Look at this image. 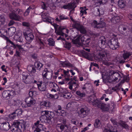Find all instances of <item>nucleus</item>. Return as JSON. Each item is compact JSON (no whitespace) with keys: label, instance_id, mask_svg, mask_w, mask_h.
I'll return each instance as SVG.
<instances>
[{"label":"nucleus","instance_id":"nucleus-44","mask_svg":"<svg viewBox=\"0 0 132 132\" xmlns=\"http://www.w3.org/2000/svg\"><path fill=\"white\" fill-rule=\"evenodd\" d=\"M76 93L80 97H83L85 96V93H81L79 91H77Z\"/></svg>","mask_w":132,"mask_h":132},{"label":"nucleus","instance_id":"nucleus-19","mask_svg":"<svg viewBox=\"0 0 132 132\" xmlns=\"http://www.w3.org/2000/svg\"><path fill=\"white\" fill-rule=\"evenodd\" d=\"M38 89L41 91H45L46 88V83H39L37 84Z\"/></svg>","mask_w":132,"mask_h":132},{"label":"nucleus","instance_id":"nucleus-54","mask_svg":"<svg viewBox=\"0 0 132 132\" xmlns=\"http://www.w3.org/2000/svg\"><path fill=\"white\" fill-rule=\"evenodd\" d=\"M121 125L125 129H128L129 128L128 125L124 121H122L121 122Z\"/></svg>","mask_w":132,"mask_h":132},{"label":"nucleus","instance_id":"nucleus-64","mask_svg":"<svg viewBox=\"0 0 132 132\" xmlns=\"http://www.w3.org/2000/svg\"><path fill=\"white\" fill-rule=\"evenodd\" d=\"M51 103L48 101H46L44 106L46 107L49 108L51 106Z\"/></svg>","mask_w":132,"mask_h":132},{"label":"nucleus","instance_id":"nucleus-59","mask_svg":"<svg viewBox=\"0 0 132 132\" xmlns=\"http://www.w3.org/2000/svg\"><path fill=\"white\" fill-rule=\"evenodd\" d=\"M30 10L28 7L24 13V15L25 16H27L29 14Z\"/></svg>","mask_w":132,"mask_h":132},{"label":"nucleus","instance_id":"nucleus-56","mask_svg":"<svg viewBox=\"0 0 132 132\" xmlns=\"http://www.w3.org/2000/svg\"><path fill=\"white\" fill-rule=\"evenodd\" d=\"M129 78L127 76H125L123 77V82L121 81L120 82H128L129 81Z\"/></svg>","mask_w":132,"mask_h":132},{"label":"nucleus","instance_id":"nucleus-34","mask_svg":"<svg viewBox=\"0 0 132 132\" xmlns=\"http://www.w3.org/2000/svg\"><path fill=\"white\" fill-rule=\"evenodd\" d=\"M21 103V101L18 99H14L13 101V104L15 106H19Z\"/></svg>","mask_w":132,"mask_h":132},{"label":"nucleus","instance_id":"nucleus-45","mask_svg":"<svg viewBox=\"0 0 132 132\" xmlns=\"http://www.w3.org/2000/svg\"><path fill=\"white\" fill-rule=\"evenodd\" d=\"M14 39L17 41L19 42H22V39L21 36H15L14 37Z\"/></svg>","mask_w":132,"mask_h":132},{"label":"nucleus","instance_id":"nucleus-37","mask_svg":"<svg viewBox=\"0 0 132 132\" xmlns=\"http://www.w3.org/2000/svg\"><path fill=\"white\" fill-rule=\"evenodd\" d=\"M81 38V35H79L78 36L76 39L72 40L73 43L75 44H79L80 42V39Z\"/></svg>","mask_w":132,"mask_h":132},{"label":"nucleus","instance_id":"nucleus-10","mask_svg":"<svg viewBox=\"0 0 132 132\" xmlns=\"http://www.w3.org/2000/svg\"><path fill=\"white\" fill-rule=\"evenodd\" d=\"M10 128V126L8 122H4L1 123L0 128L3 130H7Z\"/></svg>","mask_w":132,"mask_h":132},{"label":"nucleus","instance_id":"nucleus-63","mask_svg":"<svg viewBox=\"0 0 132 132\" xmlns=\"http://www.w3.org/2000/svg\"><path fill=\"white\" fill-rule=\"evenodd\" d=\"M16 14H19L20 15H21L22 13V11L21 10L19 9H18L15 11Z\"/></svg>","mask_w":132,"mask_h":132},{"label":"nucleus","instance_id":"nucleus-60","mask_svg":"<svg viewBox=\"0 0 132 132\" xmlns=\"http://www.w3.org/2000/svg\"><path fill=\"white\" fill-rule=\"evenodd\" d=\"M103 132H118L117 130H116L115 131L111 130L110 129H107L105 128L104 130H103Z\"/></svg>","mask_w":132,"mask_h":132},{"label":"nucleus","instance_id":"nucleus-38","mask_svg":"<svg viewBox=\"0 0 132 132\" xmlns=\"http://www.w3.org/2000/svg\"><path fill=\"white\" fill-rule=\"evenodd\" d=\"M96 98L95 97L94 95L90 96L88 97L87 101L90 103L92 104Z\"/></svg>","mask_w":132,"mask_h":132},{"label":"nucleus","instance_id":"nucleus-18","mask_svg":"<svg viewBox=\"0 0 132 132\" xmlns=\"http://www.w3.org/2000/svg\"><path fill=\"white\" fill-rule=\"evenodd\" d=\"M10 93L11 92L9 90L4 91L2 93V96L4 98L7 100L9 99L11 96Z\"/></svg>","mask_w":132,"mask_h":132},{"label":"nucleus","instance_id":"nucleus-39","mask_svg":"<svg viewBox=\"0 0 132 132\" xmlns=\"http://www.w3.org/2000/svg\"><path fill=\"white\" fill-rule=\"evenodd\" d=\"M48 41V44L50 46H53L55 45V42L52 38H50Z\"/></svg>","mask_w":132,"mask_h":132},{"label":"nucleus","instance_id":"nucleus-55","mask_svg":"<svg viewBox=\"0 0 132 132\" xmlns=\"http://www.w3.org/2000/svg\"><path fill=\"white\" fill-rule=\"evenodd\" d=\"M59 19L61 20H62L67 19L68 18L67 16H65L64 14H62L60 16Z\"/></svg>","mask_w":132,"mask_h":132},{"label":"nucleus","instance_id":"nucleus-36","mask_svg":"<svg viewBox=\"0 0 132 132\" xmlns=\"http://www.w3.org/2000/svg\"><path fill=\"white\" fill-rule=\"evenodd\" d=\"M65 43H63L64 47L68 50H69L71 47V44L70 43L67 42L65 40Z\"/></svg>","mask_w":132,"mask_h":132},{"label":"nucleus","instance_id":"nucleus-16","mask_svg":"<svg viewBox=\"0 0 132 132\" xmlns=\"http://www.w3.org/2000/svg\"><path fill=\"white\" fill-rule=\"evenodd\" d=\"M63 72L64 73V74H63V75L64 76V77H65L64 78L65 81H68L71 80V81H72V79L70 77L69 71H66L65 70H64Z\"/></svg>","mask_w":132,"mask_h":132},{"label":"nucleus","instance_id":"nucleus-21","mask_svg":"<svg viewBox=\"0 0 132 132\" xmlns=\"http://www.w3.org/2000/svg\"><path fill=\"white\" fill-rule=\"evenodd\" d=\"M126 2L125 0H119L118 1V6L121 9L125 7L126 5Z\"/></svg>","mask_w":132,"mask_h":132},{"label":"nucleus","instance_id":"nucleus-8","mask_svg":"<svg viewBox=\"0 0 132 132\" xmlns=\"http://www.w3.org/2000/svg\"><path fill=\"white\" fill-rule=\"evenodd\" d=\"M25 102L26 104L25 105L24 107L27 108L28 107H31L33 106L35 104L36 101L31 97H29L26 98Z\"/></svg>","mask_w":132,"mask_h":132},{"label":"nucleus","instance_id":"nucleus-32","mask_svg":"<svg viewBox=\"0 0 132 132\" xmlns=\"http://www.w3.org/2000/svg\"><path fill=\"white\" fill-rule=\"evenodd\" d=\"M94 125L95 127L97 128L101 127L102 126L101 121L98 119L95 120Z\"/></svg>","mask_w":132,"mask_h":132},{"label":"nucleus","instance_id":"nucleus-25","mask_svg":"<svg viewBox=\"0 0 132 132\" xmlns=\"http://www.w3.org/2000/svg\"><path fill=\"white\" fill-rule=\"evenodd\" d=\"M39 121L42 123L45 122L48 123H50L51 121L47 119V118L46 116H41L40 117Z\"/></svg>","mask_w":132,"mask_h":132},{"label":"nucleus","instance_id":"nucleus-40","mask_svg":"<svg viewBox=\"0 0 132 132\" xmlns=\"http://www.w3.org/2000/svg\"><path fill=\"white\" fill-rule=\"evenodd\" d=\"M86 88L92 89L91 84L90 83H86L82 88V89L84 90Z\"/></svg>","mask_w":132,"mask_h":132},{"label":"nucleus","instance_id":"nucleus-29","mask_svg":"<svg viewBox=\"0 0 132 132\" xmlns=\"http://www.w3.org/2000/svg\"><path fill=\"white\" fill-rule=\"evenodd\" d=\"M102 102L101 101L98 100V99H95V100L93 103V105L95 106H97L99 108Z\"/></svg>","mask_w":132,"mask_h":132},{"label":"nucleus","instance_id":"nucleus-57","mask_svg":"<svg viewBox=\"0 0 132 132\" xmlns=\"http://www.w3.org/2000/svg\"><path fill=\"white\" fill-rule=\"evenodd\" d=\"M64 76L63 75V74H61V75L59 77H58V78L59 79H62V80L61 81H59L58 82H64L67 81H65V80L64 79Z\"/></svg>","mask_w":132,"mask_h":132},{"label":"nucleus","instance_id":"nucleus-35","mask_svg":"<svg viewBox=\"0 0 132 132\" xmlns=\"http://www.w3.org/2000/svg\"><path fill=\"white\" fill-rule=\"evenodd\" d=\"M16 31V29L14 27H11L8 29V32L12 35H13Z\"/></svg>","mask_w":132,"mask_h":132},{"label":"nucleus","instance_id":"nucleus-1","mask_svg":"<svg viewBox=\"0 0 132 132\" xmlns=\"http://www.w3.org/2000/svg\"><path fill=\"white\" fill-rule=\"evenodd\" d=\"M42 20L45 22H47L53 25L54 27L55 32L56 35L64 36V28L62 27H59L58 28L56 27L57 25L54 22V19L49 16L48 13L44 12L42 15Z\"/></svg>","mask_w":132,"mask_h":132},{"label":"nucleus","instance_id":"nucleus-26","mask_svg":"<svg viewBox=\"0 0 132 132\" xmlns=\"http://www.w3.org/2000/svg\"><path fill=\"white\" fill-rule=\"evenodd\" d=\"M34 65L37 69V70L39 71L41 70V68L43 66V64L39 61H36Z\"/></svg>","mask_w":132,"mask_h":132},{"label":"nucleus","instance_id":"nucleus-28","mask_svg":"<svg viewBox=\"0 0 132 132\" xmlns=\"http://www.w3.org/2000/svg\"><path fill=\"white\" fill-rule=\"evenodd\" d=\"M46 116L47 118V119L51 121L52 118L54 117V114L53 112L47 111Z\"/></svg>","mask_w":132,"mask_h":132},{"label":"nucleus","instance_id":"nucleus-15","mask_svg":"<svg viewBox=\"0 0 132 132\" xmlns=\"http://www.w3.org/2000/svg\"><path fill=\"white\" fill-rule=\"evenodd\" d=\"M122 56L124 60H128L129 57L131 55V53L127 51L123 50Z\"/></svg>","mask_w":132,"mask_h":132},{"label":"nucleus","instance_id":"nucleus-23","mask_svg":"<svg viewBox=\"0 0 132 132\" xmlns=\"http://www.w3.org/2000/svg\"><path fill=\"white\" fill-rule=\"evenodd\" d=\"M41 123L40 121L38 120L35 123V125L37 127L36 128L38 130H43V125Z\"/></svg>","mask_w":132,"mask_h":132},{"label":"nucleus","instance_id":"nucleus-12","mask_svg":"<svg viewBox=\"0 0 132 132\" xmlns=\"http://www.w3.org/2000/svg\"><path fill=\"white\" fill-rule=\"evenodd\" d=\"M56 89L52 88L51 90L52 92V94H50L49 93H48L47 95V96L48 97L50 98H54L57 99L58 98L59 96L58 95L55 94L54 92H56Z\"/></svg>","mask_w":132,"mask_h":132},{"label":"nucleus","instance_id":"nucleus-52","mask_svg":"<svg viewBox=\"0 0 132 132\" xmlns=\"http://www.w3.org/2000/svg\"><path fill=\"white\" fill-rule=\"evenodd\" d=\"M15 48L16 49V50H18V51H19L20 52H21L24 50V49L21 47V45H16V47Z\"/></svg>","mask_w":132,"mask_h":132},{"label":"nucleus","instance_id":"nucleus-17","mask_svg":"<svg viewBox=\"0 0 132 132\" xmlns=\"http://www.w3.org/2000/svg\"><path fill=\"white\" fill-rule=\"evenodd\" d=\"M9 16L10 18L13 20L18 21L20 19V16L16 15L14 12H12L9 14Z\"/></svg>","mask_w":132,"mask_h":132},{"label":"nucleus","instance_id":"nucleus-61","mask_svg":"<svg viewBox=\"0 0 132 132\" xmlns=\"http://www.w3.org/2000/svg\"><path fill=\"white\" fill-rule=\"evenodd\" d=\"M73 103L72 102L68 103L67 105V109H69L72 108L73 106Z\"/></svg>","mask_w":132,"mask_h":132},{"label":"nucleus","instance_id":"nucleus-62","mask_svg":"<svg viewBox=\"0 0 132 132\" xmlns=\"http://www.w3.org/2000/svg\"><path fill=\"white\" fill-rule=\"evenodd\" d=\"M76 83H69V88L71 90L72 89V87L76 85Z\"/></svg>","mask_w":132,"mask_h":132},{"label":"nucleus","instance_id":"nucleus-42","mask_svg":"<svg viewBox=\"0 0 132 132\" xmlns=\"http://www.w3.org/2000/svg\"><path fill=\"white\" fill-rule=\"evenodd\" d=\"M49 86L51 88L57 89L59 88L58 85L56 83H49Z\"/></svg>","mask_w":132,"mask_h":132},{"label":"nucleus","instance_id":"nucleus-7","mask_svg":"<svg viewBox=\"0 0 132 132\" xmlns=\"http://www.w3.org/2000/svg\"><path fill=\"white\" fill-rule=\"evenodd\" d=\"M52 75V71L49 68H46L44 70L42 73L44 79L46 78L48 80L51 79Z\"/></svg>","mask_w":132,"mask_h":132},{"label":"nucleus","instance_id":"nucleus-11","mask_svg":"<svg viewBox=\"0 0 132 132\" xmlns=\"http://www.w3.org/2000/svg\"><path fill=\"white\" fill-rule=\"evenodd\" d=\"M106 39L104 37H101L98 41V44L101 48H104L105 47Z\"/></svg>","mask_w":132,"mask_h":132},{"label":"nucleus","instance_id":"nucleus-41","mask_svg":"<svg viewBox=\"0 0 132 132\" xmlns=\"http://www.w3.org/2000/svg\"><path fill=\"white\" fill-rule=\"evenodd\" d=\"M78 30L81 33L84 34H85L86 32L85 29L84 28V26L82 25L80 27Z\"/></svg>","mask_w":132,"mask_h":132},{"label":"nucleus","instance_id":"nucleus-2","mask_svg":"<svg viewBox=\"0 0 132 132\" xmlns=\"http://www.w3.org/2000/svg\"><path fill=\"white\" fill-rule=\"evenodd\" d=\"M121 78V75L118 72L111 71L108 75L102 74V79L103 82H113L117 80L118 78L119 80Z\"/></svg>","mask_w":132,"mask_h":132},{"label":"nucleus","instance_id":"nucleus-3","mask_svg":"<svg viewBox=\"0 0 132 132\" xmlns=\"http://www.w3.org/2000/svg\"><path fill=\"white\" fill-rule=\"evenodd\" d=\"M13 125L15 127L12 129L14 132H23L26 130V123L23 120H16Z\"/></svg>","mask_w":132,"mask_h":132},{"label":"nucleus","instance_id":"nucleus-6","mask_svg":"<svg viewBox=\"0 0 132 132\" xmlns=\"http://www.w3.org/2000/svg\"><path fill=\"white\" fill-rule=\"evenodd\" d=\"M0 37H2L6 40L7 46H9V48L12 50L15 48L16 45L6 35H4L2 33L1 31H0Z\"/></svg>","mask_w":132,"mask_h":132},{"label":"nucleus","instance_id":"nucleus-5","mask_svg":"<svg viewBox=\"0 0 132 132\" xmlns=\"http://www.w3.org/2000/svg\"><path fill=\"white\" fill-rule=\"evenodd\" d=\"M80 0H73L72 2L69 3L67 5H63L62 8L65 9L69 10L72 9V10H74L76 7V4H78Z\"/></svg>","mask_w":132,"mask_h":132},{"label":"nucleus","instance_id":"nucleus-48","mask_svg":"<svg viewBox=\"0 0 132 132\" xmlns=\"http://www.w3.org/2000/svg\"><path fill=\"white\" fill-rule=\"evenodd\" d=\"M72 96V95L69 93L68 92L65 95H63V97L65 98L69 99Z\"/></svg>","mask_w":132,"mask_h":132},{"label":"nucleus","instance_id":"nucleus-9","mask_svg":"<svg viewBox=\"0 0 132 132\" xmlns=\"http://www.w3.org/2000/svg\"><path fill=\"white\" fill-rule=\"evenodd\" d=\"M89 109L86 107L81 108L79 113V116L81 118H83L86 117L89 113Z\"/></svg>","mask_w":132,"mask_h":132},{"label":"nucleus","instance_id":"nucleus-43","mask_svg":"<svg viewBox=\"0 0 132 132\" xmlns=\"http://www.w3.org/2000/svg\"><path fill=\"white\" fill-rule=\"evenodd\" d=\"M38 43L40 46L39 48L40 49H42L44 48V47L45 46L43 42L40 39H39Z\"/></svg>","mask_w":132,"mask_h":132},{"label":"nucleus","instance_id":"nucleus-50","mask_svg":"<svg viewBox=\"0 0 132 132\" xmlns=\"http://www.w3.org/2000/svg\"><path fill=\"white\" fill-rule=\"evenodd\" d=\"M59 125H60V126H59L58 127H59L60 128L62 131H63L64 130L65 127H66L67 128H68L67 125L66 124H61Z\"/></svg>","mask_w":132,"mask_h":132},{"label":"nucleus","instance_id":"nucleus-20","mask_svg":"<svg viewBox=\"0 0 132 132\" xmlns=\"http://www.w3.org/2000/svg\"><path fill=\"white\" fill-rule=\"evenodd\" d=\"M36 69H37L35 65L29 66L27 67L28 71L32 73H35L37 71Z\"/></svg>","mask_w":132,"mask_h":132},{"label":"nucleus","instance_id":"nucleus-24","mask_svg":"<svg viewBox=\"0 0 132 132\" xmlns=\"http://www.w3.org/2000/svg\"><path fill=\"white\" fill-rule=\"evenodd\" d=\"M120 17L118 16H114L111 19V22L113 24H115L118 22L120 20Z\"/></svg>","mask_w":132,"mask_h":132},{"label":"nucleus","instance_id":"nucleus-33","mask_svg":"<svg viewBox=\"0 0 132 132\" xmlns=\"http://www.w3.org/2000/svg\"><path fill=\"white\" fill-rule=\"evenodd\" d=\"M121 87V83H119V84L115 87L112 88V89L113 91L116 92H117L120 90Z\"/></svg>","mask_w":132,"mask_h":132},{"label":"nucleus","instance_id":"nucleus-46","mask_svg":"<svg viewBox=\"0 0 132 132\" xmlns=\"http://www.w3.org/2000/svg\"><path fill=\"white\" fill-rule=\"evenodd\" d=\"M105 52L101 51L99 53L98 56L100 57L101 59H102L103 58H104V57H105Z\"/></svg>","mask_w":132,"mask_h":132},{"label":"nucleus","instance_id":"nucleus-31","mask_svg":"<svg viewBox=\"0 0 132 132\" xmlns=\"http://www.w3.org/2000/svg\"><path fill=\"white\" fill-rule=\"evenodd\" d=\"M82 25L80 24L79 22L78 21L76 20L72 24V27L73 28H75L78 30Z\"/></svg>","mask_w":132,"mask_h":132},{"label":"nucleus","instance_id":"nucleus-49","mask_svg":"<svg viewBox=\"0 0 132 132\" xmlns=\"http://www.w3.org/2000/svg\"><path fill=\"white\" fill-rule=\"evenodd\" d=\"M81 53L82 56L85 57H87L89 56L88 53L84 50H82Z\"/></svg>","mask_w":132,"mask_h":132},{"label":"nucleus","instance_id":"nucleus-27","mask_svg":"<svg viewBox=\"0 0 132 132\" xmlns=\"http://www.w3.org/2000/svg\"><path fill=\"white\" fill-rule=\"evenodd\" d=\"M66 61H60V64L62 65L63 67H73V65L72 64L68 62L67 63H65Z\"/></svg>","mask_w":132,"mask_h":132},{"label":"nucleus","instance_id":"nucleus-4","mask_svg":"<svg viewBox=\"0 0 132 132\" xmlns=\"http://www.w3.org/2000/svg\"><path fill=\"white\" fill-rule=\"evenodd\" d=\"M108 45L111 49L113 50L117 49L119 46L118 39L114 38L109 40Z\"/></svg>","mask_w":132,"mask_h":132},{"label":"nucleus","instance_id":"nucleus-30","mask_svg":"<svg viewBox=\"0 0 132 132\" xmlns=\"http://www.w3.org/2000/svg\"><path fill=\"white\" fill-rule=\"evenodd\" d=\"M57 121L59 123V125L66 124L67 122L66 119L62 117H59Z\"/></svg>","mask_w":132,"mask_h":132},{"label":"nucleus","instance_id":"nucleus-47","mask_svg":"<svg viewBox=\"0 0 132 132\" xmlns=\"http://www.w3.org/2000/svg\"><path fill=\"white\" fill-rule=\"evenodd\" d=\"M14 112L15 113L17 114V116H20L22 114V109H16Z\"/></svg>","mask_w":132,"mask_h":132},{"label":"nucleus","instance_id":"nucleus-14","mask_svg":"<svg viewBox=\"0 0 132 132\" xmlns=\"http://www.w3.org/2000/svg\"><path fill=\"white\" fill-rule=\"evenodd\" d=\"M23 34L26 40L29 42H31L34 38L33 35L31 33L28 34L26 32H24Z\"/></svg>","mask_w":132,"mask_h":132},{"label":"nucleus","instance_id":"nucleus-53","mask_svg":"<svg viewBox=\"0 0 132 132\" xmlns=\"http://www.w3.org/2000/svg\"><path fill=\"white\" fill-rule=\"evenodd\" d=\"M80 9L81 10L80 11V14H81V16L83 15L84 14H86L87 12L85 10H84V8L83 7H80Z\"/></svg>","mask_w":132,"mask_h":132},{"label":"nucleus","instance_id":"nucleus-51","mask_svg":"<svg viewBox=\"0 0 132 132\" xmlns=\"http://www.w3.org/2000/svg\"><path fill=\"white\" fill-rule=\"evenodd\" d=\"M9 118L11 119H14L16 117V114L14 111L12 113L9 115Z\"/></svg>","mask_w":132,"mask_h":132},{"label":"nucleus","instance_id":"nucleus-13","mask_svg":"<svg viewBox=\"0 0 132 132\" xmlns=\"http://www.w3.org/2000/svg\"><path fill=\"white\" fill-rule=\"evenodd\" d=\"M31 77V76L27 72H23L22 75V80L23 82H28L29 81V79Z\"/></svg>","mask_w":132,"mask_h":132},{"label":"nucleus","instance_id":"nucleus-22","mask_svg":"<svg viewBox=\"0 0 132 132\" xmlns=\"http://www.w3.org/2000/svg\"><path fill=\"white\" fill-rule=\"evenodd\" d=\"M99 108H100L102 111H107L109 110V107L108 105L102 102Z\"/></svg>","mask_w":132,"mask_h":132},{"label":"nucleus","instance_id":"nucleus-58","mask_svg":"<svg viewBox=\"0 0 132 132\" xmlns=\"http://www.w3.org/2000/svg\"><path fill=\"white\" fill-rule=\"evenodd\" d=\"M68 91H67L65 89H62L60 91V92L61 93V96L63 97V95H65L66 94Z\"/></svg>","mask_w":132,"mask_h":132}]
</instances>
